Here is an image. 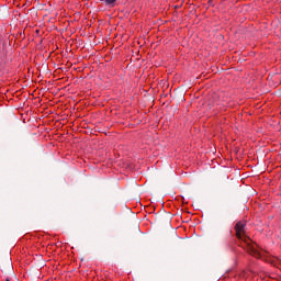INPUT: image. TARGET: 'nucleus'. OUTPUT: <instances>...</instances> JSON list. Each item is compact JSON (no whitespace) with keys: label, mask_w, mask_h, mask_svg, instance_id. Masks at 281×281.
<instances>
[{"label":"nucleus","mask_w":281,"mask_h":281,"mask_svg":"<svg viewBox=\"0 0 281 281\" xmlns=\"http://www.w3.org/2000/svg\"><path fill=\"white\" fill-rule=\"evenodd\" d=\"M247 221L243 220L239 221L235 224V236L238 240V247H243V249H246L250 256H260V254H258V250L256 249V247L254 246V244L251 243V239L249 238V236H247Z\"/></svg>","instance_id":"nucleus-1"},{"label":"nucleus","mask_w":281,"mask_h":281,"mask_svg":"<svg viewBox=\"0 0 281 281\" xmlns=\"http://www.w3.org/2000/svg\"><path fill=\"white\" fill-rule=\"evenodd\" d=\"M105 4L109 5V8H115V3H117V0H104Z\"/></svg>","instance_id":"nucleus-2"},{"label":"nucleus","mask_w":281,"mask_h":281,"mask_svg":"<svg viewBox=\"0 0 281 281\" xmlns=\"http://www.w3.org/2000/svg\"><path fill=\"white\" fill-rule=\"evenodd\" d=\"M5 281H10V280L7 278Z\"/></svg>","instance_id":"nucleus-3"}]
</instances>
